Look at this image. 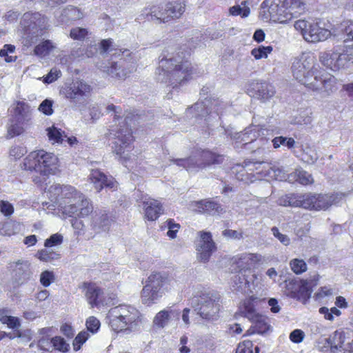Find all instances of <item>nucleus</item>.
Instances as JSON below:
<instances>
[{
    "mask_svg": "<svg viewBox=\"0 0 353 353\" xmlns=\"http://www.w3.org/2000/svg\"><path fill=\"white\" fill-rule=\"evenodd\" d=\"M319 67L314 54L307 52L294 58L291 69L294 77L307 88L328 97L338 90L339 81L330 74H321Z\"/></svg>",
    "mask_w": 353,
    "mask_h": 353,
    "instance_id": "f257e3e1",
    "label": "nucleus"
},
{
    "mask_svg": "<svg viewBox=\"0 0 353 353\" xmlns=\"http://www.w3.org/2000/svg\"><path fill=\"white\" fill-rule=\"evenodd\" d=\"M192 73L193 67L181 49L176 50L174 46H168L159 56L156 71L159 81L175 88L188 81Z\"/></svg>",
    "mask_w": 353,
    "mask_h": 353,
    "instance_id": "f03ea898",
    "label": "nucleus"
},
{
    "mask_svg": "<svg viewBox=\"0 0 353 353\" xmlns=\"http://www.w3.org/2000/svg\"><path fill=\"white\" fill-rule=\"evenodd\" d=\"M46 193L51 202L60 208L63 214L69 216L84 218L93 211L90 201L73 186L53 184Z\"/></svg>",
    "mask_w": 353,
    "mask_h": 353,
    "instance_id": "7ed1b4c3",
    "label": "nucleus"
},
{
    "mask_svg": "<svg viewBox=\"0 0 353 353\" xmlns=\"http://www.w3.org/2000/svg\"><path fill=\"white\" fill-rule=\"evenodd\" d=\"M48 19L38 12H25L20 21L19 35L26 44H52L47 39L46 29Z\"/></svg>",
    "mask_w": 353,
    "mask_h": 353,
    "instance_id": "20e7f679",
    "label": "nucleus"
},
{
    "mask_svg": "<svg viewBox=\"0 0 353 353\" xmlns=\"http://www.w3.org/2000/svg\"><path fill=\"white\" fill-rule=\"evenodd\" d=\"M107 322L111 329L117 333L128 334L138 330L141 313L130 305H119L112 307L107 314Z\"/></svg>",
    "mask_w": 353,
    "mask_h": 353,
    "instance_id": "39448f33",
    "label": "nucleus"
},
{
    "mask_svg": "<svg viewBox=\"0 0 353 353\" xmlns=\"http://www.w3.org/2000/svg\"><path fill=\"white\" fill-rule=\"evenodd\" d=\"M175 283L174 279L165 273L150 274L141 292V303L147 306L157 303L165 291L170 290Z\"/></svg>",
    "mask_w": 353,
    "mask_h": 353,
    "instance_id": "423d86ee",
    "label": "nucleus"
},
{
    "mask_svg": "<svg viewBox=\"0 0 353 353\" xmlns=\"http://www.w3.org/2000/svg\"><path fill=\"white\" fill-rule=\"evenodd\" d=\"M196 301L194 310L201 319L211 322L219 319L221 296L218 292L214 290L201 292L196 298Z\"/></svg>",
    "mask_w": 353,
    "mask_h": 353,
    "instance_id": "0eeeda50",
    "label": "nucleus"
},
{
    "mask_svg": "<svg viewBox=\"0 0 353 353\" xmlns=\"http://www.w3.org/2000/svg\"><path fill=\"white\" fill-rule=\"evenodd\" d=\"M58 158L44 150L33 151L25 159L24 169L35 171L42 176L54 174L57 169Z\"/></svg>",
    "mask_w": 353,
    "mask_h": 353,
    "instance_id": "6e6552de",
    "label": "nucleus"
},
{
    "mask_svg": "<svg viewBox=\"0 0 353 353\" xmlns=\"http://www.w3.org/2000/svg\"><path fill=\"white\" fill-rule=\"evenodd\" d=\"M223 156L216 154L210 150H201L185 159H172L170 161L179 167L185 168L188 172H197L214 164L223 162Z\"/></svg>",
    "mask_w": 353,
    "mask_h": 353,
    "instance_id": "1a4fd4ad",
    "label": "nucleus"
},
{
    "mask_svg": "<svg viewBox=\"0 0 353 353\" xmlns=\"http://www.w3.org/2000/svg\"><path fill=\"white\" fill-rule=\"evenodd\" d=\"M227 106L228 103L219 99L209 97L196 102L188 110V114L194 113L196 118L204 117L205 123L210 125L213 121H217L220 119V116Z\"/></svg>",
    "mask_w": 353,
    "mask_h": 353,
    "instance_id": "9d476101",
    "label": "nucleus"
},
{
    "mask_svg": "<svg viewBox=\"0 0 353 353\" xmlns=\"http://www.w3.org/2000/svg\"><path fill=\"white\" fill-rule=\"evenodd\" d=\"M121 125L112 126L110 130V138L114 139L112 141V151L121 159L123 163L128 167L127 162L129 160L128 152L131 149L130 144L133 141L132 130L128 128L125 121L119 123Z\"/></svg>",
    "mask_w": 353,
    "mask_h": 353,
    "instance_id": "9b49d317",
    "label": "nucleus"
},
{
    "mask_svg": "<svg viewBox=\"0 0 353 353\" xmlns=\"http://www.w3.org/2000/svg\"><path fill=\"white\" fill-rule=\"evenodd\" d=\"M259 298L251 295L245 299L239 307V314L255 324L254 328L258 333H263L269 328V325L265 321V318L256 310V304Z\"/></svg>",
    "mask_w": 353,
    "mask_h": 353,
    "instance_id": "f8f14e48",
    "label": "nucleus"
},
{
    "mask_svg": "<svg viewBox=\"0 0 353 353\" xmlns=\"http://www.w3.org/2000/svg\"><path fill=\"white\" fill-rule=\"evenodd\" d=\"M260 14L265 20L285 23L294 17L292 12L278 0H265L261 5Z\"/></svg>",
    "mask_w": 353,
    "mask_h": 353,
    "instance_id": "ddd939ff",
    "label": "nucleus"
},
{
    "mask_svg": "<svg viewBox=\"0 0 353 353\" xmlns=\"http://www.w3.org/2000/svg\"><path fill=\"white\" fill-rule=\"evenodd\" d=\"M340 52H323L319 57L321 63L333 71L344 68L347 63H353V46H344Z\"/></svg>",
    "mask_w": 353,
    "mask_h": 353,
    "instance_id": "4468645a",
    "label": "nucleus"
},
{
    "mask_svg": "<svg viewBox=\"0 0 353 353\" xmlns=\"http://www.w3.org/2000/svg\"><path fill=\"white\" fill-rule=\"evenodd\" d=\"M261 276L252 272L248 274L246 271H240L232 277V287L242 294H253L261 289Z\"/></svg>",
    "mask_w": 353,
    "mask_h": 353,
    "instance_id": "2eb2a0df",
    "label": "nucleus"
},
{
    "mask_svg": "<svg viewBox=\"0 0 353 353\" xmlns=\"http://www.w3.org/2000/svg\"><path fill=\"white\" fill-rule=\"evenodd\" d=\"M83 291L88 303L92 307L110 303L114 297H108L103 290L95 283H84Z\"/></svg>",
    "mask_w": 353,
    "mask_h": 353,
    "instance_id": "dca6fc26",
    "label": "nucleus"
},
{
    "mask_svg": "<svg viewBox=\"0 0 353 353\" xmlns=\"http://www.w3.org/2000/svg\"><path fill=\"white\" fill-rule=\"evenodd\" d=\"M115 46H81L79 52H77L76 57H92L96 54H99L103 58L110 55L111 57H120L123 54L121 49L114 48Z\"/></svg>",
    "mask_w": 353,
    "mask_h": 353,
    "instance_id": "f3484780",
    "label": "nucleus"
},
{
    "mask_svg": "<svg viewBox=\"0 0 353 353\" xmlns=\"http://www.w3.org/2000/svg\"><path fill=\"white\" fill-rule=\"evenodd\" d=\"M91 90L90 85L82 81H75L63 88L65 97L74 103L83 101Z\"/></svg>",
    "mask_w": 353,
    "mask_h": 353,
    "instance_id": "a211bd4d",
    "label": "nucleus"
},
{
    "mask_svg": "<svg viewBox=\"0 0 353 353\" xmlns=\"http://www.w3.org/2000/svg\"><path fill=\"white\" fill-rule=\"evenodd\" d=\"M200 240L197 244L196 251L201 261L207 262L212 254L216 250V245L209 232H200Z\"/></svg>",
    "mask_w": 353,
    "mask_h": 353,
    "instance_id": "6ab92c4d",
    "label": "nucleus"
},
{
    "mask_svg": "<svg viewBox=\"0 0 353 353\" xmlns=\"http://www.w3.org/2000/svg\"><path fill=\"white\" fill-rule=\"evenodd\" d=\"M89 179L98 192L103 188L111 190L117 189V182L111 176L105 175L99 170H92L90 174Z\"/></svg>",
    "mask_w": 353,
    "mask_h": 353,
    "instance_id": "aec40b11",
    "label": "nucleus"
},
{
    "mask_svg": "<svg viewBox=\"0 0 353 353\" xmlns=\"http://www.w3.org/2000/svg\"><path fill=\"white\" fill-rule=\"evenodd\" d=\"M262 256L258 254L242 253L235 256L232 260L237 266L241 268L240 271L249 274L251 270L254 268L261 261Z\"/></svg>",
    "mask_w": 353,
    "mask_h": 353,
    "instance_id": "412c9836",
    "label": "nucleus"
},
{
    "mask_svg": "<svg viewBox=\"0 0 353 353\" xmlns=\"http://www.w3.org/2000/svg\"><path fill=\"white\" fill-rule=\"evenodd\" d=\"M330 35V30L319 27L317 23H313L310 24L307 31L304 32L303 38L307 42L315 43L324 41Z\"/></svg>",
    "mask_w": 353,
    "mask_h": 353,
    "instance_id": "4be33fe9",
    "label": "nucleus"
},
{
    "mask_svg": "<svg viewBox=\"0 0 353 353\" xmlns=\"http://www.w3.org/2000/svg\"><path fill=\"white\" fill-rule=\"evenodd\" d=\"M123 62L124 61H111L108 62V64L102 63L99 68L108 76L112 78L122 79H125L130 72V70H127L124 68Z\"/></svg>",
    "mask_w": 353,
    "mask_h": 353,
    "instance_id": "5701e85b",
    "label": "nucleus"
},
{
    "mask_svg": "<svg viewBox=\"0 0 353 353\" xmlns=\"http://www.w3.org/2000/svg\"><path fill=\"white\" fill-rule=\"evenodd\" d=\"M142 203L145 209V216L149 221L157 219L163 213V208L161 203L155 199L142 197Z\"/></svg>",
    "mask_w": 353,
    "mask_h": 353,
    "instance_id": "b1692460",
    "label": "nucleus"
},
{
    "mask_svg": "<svg viewBox=\"0 0 353 353\" xmlns=\"http://www.w3.org/2000/svg\"><path fill=\"white\" fill-rule=\"evenodd\" d=\"M180 312L172 307L159 311L153 319V324L158 328H163L169 323L172 318L179 319Z\"/></svg>",
    "mask_w": 353,
    "mask_h": 353,
    "instance_id": "393cba45",
    "label": "nucleus"
},
{
    "mask_svg": "<svg viewBox=\"0 0 353 353\" xmlns=\"http://www.w3.org/2000/svg\"><path fill=\"white\" fill-rule=\"evenodd\" d=\"M250 86L256 96L263 101L268 100L275 94L274 87L265 81H254L251 83Z\"/></svg>",
    "mask_w": 353,
    "mask_h": 353,
    "instance_id": "a878e982",
    "label": "nucleus"
},
{
    "mask_svg": "<svg viewBox=\"0 0 353 353\" xmlns=\"http://www.w3.org/2000/svg\"><path fill=\"white\" fill-rule=\"evenodd\" d=\"M262 128L259 125H250L246 128L243 132H241L236 134L235 139L237 140L236 143L247 145L250 143L256 141L260 136V130Z\"/></svg>",
    "mask_w": 353,
    "mask_h": 353,
    "instance_id": "bb28decb",
    "label": "nucleus"
},
{
    "mask_svg": "<svg viewBox=\"0 0 353 353\" xmlns=\"http://www.w3.org/2000/svg\"><path fill=\"white\" fill-rule=\"evenodd\" d=\"M83 17V14L75 6H68L65 8L57 17L58 21L61 24H68V23L81 19Z\"/></svg>",
    "mask_w": 353,
    "mask_h": 353,
    "instance_id": "cd10ccee",
    "label": "nucleus"
},
{
    "mask_svg": "<svg viewBox=\"0 0 353 353\" xmlns=\"http://www.w3.org/2000/svg\"><path fill=\"white\" fill-rule=\"evenodd\" d=\"M31 110L30 105L23 101H17L14 108L12 118L20 123H24L30 119Z\"/></svg>",
    "mask_w": 353,
    "mask_h": 353,
    "instance_id": "c85d7f7f",
    "label": "nucleus"
},
{
    "mask_svg": "<svg viewBox=\"0 0 353 353\" xmlns=\"http://www.w3.org/2000/svg\"><path fill=\"white\" fill-rule=\"evenodd\" d=\"M185 5L181 2L173 1L168 3L163 8V13L168 16V21L179 19L185 12Z\"/></svg>",
    "mask_w": 353,
    "mask_h": 353,
    "instance_id": "c756f323",
    "label": "nucleus"
},
{
    "mask_svg": "<svg viewBox=\"0 0 353 353\" xmlns=\"http://www.w3.org/2000/svg\"><path fill=\"white\" fill-rule=\"evenodd\" d=\"M325 344L330 347L332 352L335 353L343 347L345 336L343 332L335 331L333 334L325 339Z\"/></svg>",
    "mask_w": 353,
    "mask_h": 353,
    "instance_id": "7c9ffc66",
    "label": "nucleus"
},
{
    "mask_svg": "<svg viewBox=\"0 0 353 353\" xmlns=\"http://www.w3.org/2000/svg\"><path fill=\"white\" fill-rule=\"evenodd\" d=\"M112 219L105 211L97 213L92 219L94 228L106 231L109 230Z\"/></svg>",
    "mask_w": 353,
    "mask_h": 353,
    "instance_id": "2f4dec72",
    "label": "nucleus"
},
{
    "mask_svg": "<svg viewBox=\"0 0 353 353\" xmlns=\"http://www.w3.org/2000/svg\"><path fill=\"white\" fill-rule=\"evenodd\" d=\"M22 225L19 222L10 220L0 223V234L10 236L19 233Z\"/></svg>",
    "mask_w": 353,
    "mask_h": 353,
    "instance_id": "473e14b6",
    "label": "nucleus"
},
{
    "mask_svg": "<svg viewBox=\"0 0 353 353\" xmlns=\"http://www.w3.org/2000/svg\"><path fill=\"white\" fill-rule=\"evenodd\" d=\"M141 16H145L148 20H159L163 22H168V16L163 13V8L152 6L150 8H145L142 11Z\"/></svg>",
    "mask_w": 353,
    "mask_h": 353,
    "instance_id": "72a5a7b5",
    "label": "nucleus"
},
{
    "mask_svg": "<svg viewBox=\"0 0 353 353\" xmlns=\"http://www.w3.org/2000/svg\"><path fill=\"white\" fill-rule=\"evenodd\" d=\"M288 180L289 181H297L302 185H307L312 182V176L306 171L297 169L288 175Z\"/></svg>",
    "mask_w": 353,
    "mask_h": 353,
    "instance_id": "f704fd0d",
    "label": "nucleus"
},
{
    "mask_svg": "<svg viewBox=\"0 0 353 353\" xmlns=\"http://www.w3.org/2000/svg\"><path fill=\"white\" fill-rule=\"evenodd\" d=\"M199 211L212 215L219 214L223 209L219 204L212 201H201L198 203Z\"/></svg>",
    "mask_w": 353,
    "mask_h": 353,
    "instance_id": "c9c22d12",
    "label": "nucleus"
},
{
    "mask_svg": "<svg viewBox=\"0 0 353 353\" xmlns=\"http://www.w3.org/2000/svg\"><path fill=\"white\" fill-rule=\"evenodd\" d=\"M281 3H283L288 10L292 12L294 17L304 12L305 5L300 0H278Z\"/></svg>",
    "mask_w": 353,
    "mask_h": 353,
    "instance_id": "e433bc0d",
    "label": "nucleus"
},
{
    "mask_svg": "<svg viewBox=\"0 0 353 353\" xmlns=\"http://www.w3.org/2000/svg\"><path fill=\"white\" fill-rule=\"evenodd\" d=\"M315 210H326L333 203L332 196L328 194H316Z\"/></svg>",
    "mask_w": 353,
    "mask_h": 353,
    "instance_id": "4c0bfd02",
    "label": "nucleus"
},
{
    "mask_svg": "<svg viewBox=\"0 0 353 353\" xmlns=\"http://www.w3.org/2000/svg\"><path fill=\"white\" fill-rule=\"evenodd\" d=\"M273 147L275 149L279 148L281 145H284L291 150L294 148L296 141L292 137H286L283 136L276 137L272 140Z\"/></svg>",
    "mask_w": 353,
    "mask_h": 353,
    "instance_id": "58836bf2",
    "label": "nucleus"
},
{
    "mask_svg": "<svg viewBox=\"0 0 353 353\" xmlns=\"http://www.w3.org/2000/svg\"><path fill=\"white\" fill-rule=\"evenodd\" d=\"M35 256L41 261L51 262L59 259L60 254L48 249H42L37 252Z\"/></svg>",
    "mask_w": 353,
    "mask_h": 353,
    "instance_id": "ea45409f",
    "label": "nucleus"
},
{
    "mask_svg": "<svg viewBox=\"0 0 353 353\" xmlns=\"http://www.w3.org/2000/svg\"><path fill=\"white\" fill-rule=\"evenodd\" d=\"M46 130L50 141L57 143H63L64 142V137H66V135L63 134L61 130L52 126L47 128Z\"/></svg>",
    "mask_w": 353,
    "mask_h": 353,
    "instance_id": "a19ab883",
    "label": "nucleus"
},
{
    "mask_svg": "<svg viewBox=\"0 0 353 353\" xmlns=\"http://www.w3.org/2000/svg\"><path fill=\"white\" fill-rule=\"evenodd\" d=\"M259 351L258 346L254 347L252 341L245 340L239 344L236 353H259Z\"/></svg>",
    "mask_w": 353,
    "mask_h": 353,
    "instance_id": "79ce46f5",
    "label": "nucleus"
},
{
    "mask_svg": "<svg viewBox=\"0 0 353 353\" xmlns=\"http://www.w3.org/2000/svg\"><path fill=\"white\" fill-rule=\"evenodd\" d=\"M246 3L247 1H243L241 5L231 7L229 10L230 14L233 16L240 15L241 17H247L250 13V9Z\"/></svg>",
    "mask_w": 353,
    "mask_h": 353,
    "instance_id": "37998d69",
    "label": "nucleus"
},
{
    "mask_svg": "<svg viewBox=\"0 0 353 353\" xmlns=\"http://www.w3.org/2000/svg\"><path fill=\"white\" fill-rule=\"evenodd\" d=\"M14 271L22 282L29 277V264L28 262L18 261L16 263Z\"/></svg>",
    "mask_w": 353,
    "mask_h": 353,
    "instance_id": "c03bdc74",
    "label": "nucleus"
},
{
    "mask_svg": "<svg viewBox=\"0 0 353 353\" xmlns=\"http://www.w3.org/2000/svg\"><path fill=\"white\" fill-rule=\"evenodd\" d=\"M5 313L0 317V321L3 324H6L9 328L17 329L21 326L20 320L18 317L7 315Z\"/></svg>",
    "mask_w": 353,
    "mask_h": 353,
    "instance_id": "a18cd8bd",
    "label": "nucleus"
},
{
    "mask_svg": "<svg viewBox=\"0 0 353 353\" xmlns=\"http://www.w3.org/2000/svg\"><path fill=\"white\" fill-rule=\"evenodd\" d=\"M319 156L315 149L312 148H306L303 150L302 159L308 164H314L318 159Z\"/></svg>",
    "mask_w": 353,
    "mask_h": 353,
    "instance_id": "49530a36",
    "label": "nucleus"
},
{
    "mask_svg": "<svg viewBox=\"0 0 353 353\" xmlns=\"http://www.w3.org/2000/svg\"><path fill=\"white\" fill-rule=\"evenodd\" d=\"M23 123H20L14 121V118L10 119V123L8 128V133L10 137L21 134L23 131Z\"/></svg>",
    "mask_w": 353,
    "mask_h": 353,
    "instance_id": "de8ad7c7",
    "label": "nucleus"
},
{
    "mask_svg": "<svg viewBox=\"0 0 353 353\" xmlns=\"http://www.w3.org/2000/svg\"><path fill=\"white\" fill-rule=\"evenodd\" d=\"M316 194L311 193L301 194V208L305 209L314 210Z\"/></svg>",
    "mask_w": 353,
    "mask_h": 353,
    "instance_id": "09e8293b",
    "label": "nucleus"
},
{
    "mask_svg": "<svg viewBox=\"0 0 353 353\" xmlns=\"http://www.w3.org/2000/svg\"><path fill=\"white\" fill-rule=\"evenodd\" d=\"M272 51L271 46H259V48H254L252 50L251 53L256 59L266 58L268 54Z\"/></svg>",
    "mask_w": 353,
    "mask_h": 353,
    "instance_id": "8fccbe9b",
    "label": "nucleus"
},
{
    "mask_svg": "<svg viewBox=\"0 0 353 353\" xmlns=\"http://www.w3.org/2000/svg\"><path fill=\"white\" fill-rule=\"evenodd\" d=\"M292 270L296 274H302L307 270V265L302 259H294L290 261Z\"/></svg>",
    "mask_w": 353,
    "mask_h": 353,
    "instance_id": "3c124183",
    "label": "nucleus"
},
{
    "mask_svg": "<svg viewBox=\"0 0 353 353\" xmlns=\"http://www.w3.org/2000/svg\"><path fill=\"white\" fill-rule=\"evenodd\" d=\"M51 343L53 347L61 352H66L70 349V345L68 344L64 339L61 336H55L51 339Z\"/></svg>",
    "mask_w": 353,
    "mask_h": 353,
    "instance_id": "603ef678",
    "label": "nucleus"
},
{
    "mask_svg": "<svg viewBox=\"0 0 353 353\" xmlns=\"http://www.w3.org/2000/svg\"><path fill=\"white\" fill-rule=\"evenodd\" d=\"M6 48L0 50V57H5V61L7 63L14 62L17 59V56L9 55V53H13L15 50L14 46H4Z\"/></svg>",
    "mask_w": 353,
    "mask_h": 353,
    "instance_id": "864d4df0",
    "label": "nucleus"
},
{
    "mask_svg": "<svg viewBox=\"0 0 353 353\" xmlns=\"http://www.w3.org/2000/svg\"><path fill=\"white\" fill-rule=\"evenodd\" d=\"M89 34V32L86 28H74L70 31V37L71 38L83 41V39Z\"/></svg>",
    "mask_w": 353,
    "mask_h": 353,
    "instance_id": "5fc2aeb1",
    "label": "nucleus"
},
{
    "mask_svg": "<svg viewBox=\"0 0 353 353\" xmlns=\"http://www.w3.org/2000/svg\"><path fill=\"white\" fill-rule=\"evenodd\" d=\"M63 236L61 234H54L45 241L44 246L46 248H51L61 245L63 242Z\"/></svg>",
    "mask_w": 353,
    "mask_h": 353,
    "instance_id": "6e6d98bb",
    "label": "nucleus"
},
{
    "mask_svg": "<svg viewBox=\"0 0 353 353\" xmlns=\"http://www.w3.org/2000/svg\"><path fill=\"white\" fill-rule=\"evenodd\" d=\"M89 334L86 331H81L75 337L73 341V347L75 351L80 350L81 345L87 341Z\"/></svg>",
    "mask_w": 353,
    "mask_h": 353,
    "instance_id": "4d7b16f0",
    "label": "nucleus"
},
{
    "mask_svg": "<svg viewBox=\"0 0 353 353\" xmlns=\"http://www.w3.org/2000/svg\"><path fill=\"white\" fill-rule=\"evenodd\" d=\"M245 167H243V166L241 167V170L239 171V174L236 175V178L239 180H241V181L244 180L243 176L244 175V172L246 171L245 168H247L248 170H258L259 168L263 164L262 162H255V163H252V162L246 163L245 162Z\"/></svg>",
    "mask_w": 353,
    "mask_h": 353,
    "instance_id": "13d9d810",
    "label": "nucleus"
},
{
    "mask_svg": "<svg viewBox=\"0 0 353 353\" xmlns=\"http://www.w3.org/2000/svg\"><path fill=\"white\" fill-rule=\"evenodd\" d=\"M61 75V72L57 68H52L46 76L43 77L44 83H51L58 79Z\"/></svg>",
    "mask_w": 353,
    "mask_h": 353,
    "instance_id": "bf43d9fd",
    "label": "nucleus"
},
{
    "mask_svg": "<svg viewBox=\"0 0 353 353\" xmlns=\"http://www.w3.org/2000/svg\"><path fill=\"white\" fill-rule=\"evenodd\" d=\"M54 280V275L52 272L46 270L40 276V282L44 287H48Z\"/></svg>",
    "mask_w": 353,
    "mask_h": 353,
    "instance_id": "052dcab7",
    "label": "nucleus"
},
{
    "mask_svg": "<svg viewBox=\"0 0 353 353\" xmlns=\"http://www.w3.org/2000/svg\"><path fill=\"white\" fill-rule=\"evenodd\" d=\"M54 48V46H36L34 53L41 58H45L50 53Z\"/></svg>",
    "mask_w": 353,
    "mask_h": 353,
    "instance_id": "680f3d73",
    "label": "nucleus"
},
{
    "mask_svg": "<svg viewBox=\"0 0 353 353\" xmlns=\"http://www.w3.org/2000/svg\"><path fill=\"white\" fill-rule=\"evenodd\" d=\"M166 225L168 228L167 235L171 239H174L180 228L179 224L174 223L172 219H168L166 221Z\"/></svg>",
    "mask_w": 353,
    "mask_h": 353,
    "instance_id": "e2e57ef3",
    "label": "nucleus"
},
{
    "mask_svg": "<svg viewBox=\"0 0 353 353\" xmlns=\"http://www.w3.org/2000/svg\"><path fill=\"white\" fill-rule=\"evenodd\" d=\"M99 321L94 316H90L86 321V327L92 333H95L100 327Z\"/></svg>",
    "mask_w": 353,
    "mask_h": 353,
    "instance_id": "0e129e2a",
    "label": "nucleus"
},
{
    "mask_svg": "<svg viewBox=\"0 0 353 353\" xmlns=\"http://www.w3.org/2000/svg\"><path fill=\"white\" fill-rule=\"evenodd\" d=\"M272 233L275 238H276L283 245H288L290 243V239L288 236L281 234L276 227H273L271 229Z\"/></svg>",
    "mask_w": 353,
    "mask_h": 353,
    "instance_id": "69168bd1",
    "label": "nucleus"
},
{
    "mask_svg": "<svg viewBox=\"0 0 353 353\" xmlns=\"http://www.w3.org/2000/svg\"><path fill=\"white\" fill-rule=\"evenodd\" d=\"M27 152V150L23 146L16 145L10 150V156L15 159H20Z\"/></svg>",
    "mask_w": 353,
    "mask_h": 353,
    "instance_id": "338daca9",
    "label": "nucleus"
},
{
    "mask_svg": "<svg viewBox=\"0 0 353 353\" xmlns=\"http://www.w3.org/2000/svg\"><path fill=\"white\" fill-rule=\"evenodd\" d=\"M344 30L343 42L353 41V22H347Z\"/></svg>",
    "mask_w": 353,
    "mask_h": 353,
    "instance_id": "774afa93",
    "label": "nucleus"
}]
</instances>
